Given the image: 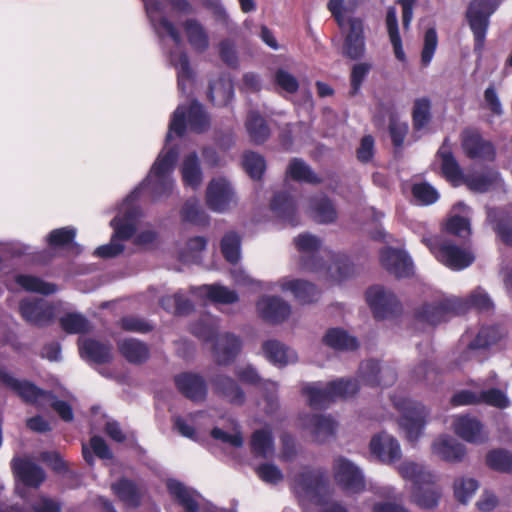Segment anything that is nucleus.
I'll return each mask as SVG.
<instances>
[{"mask_svg":"<svg viewBox=\"0 0 512 512\" xmlns=\"http://www.w3.org/2000/svg\"><path fill=\"white\" fill-rule=\"evenodd\" d=\"M187 125L192 132L199 134L210 128L209 115L196 100H192L188 107L184 104L178 105L173 112L165 138V146L143 180V185L149 187V193L154 200L169 197L175 188L173 172L179 157V149L177 146H170L169 143L173 133L179 137L183 136Z\"/></svg>","mask_w":512,"mask_h":512,"instance_id":"obj_1","label":"nucleus"},{"mask_svg":"<svg viewBox=\"0 0 512 512\" xmlns=\"http://www.w3.org/2000/svg\"><path fill=\"white\" fill-rule=\"evenodd\" d=\"M142 1L150 24L163 48L165 49L167 37L174 43L175 48L167 52V58L170 65L176 69L179 91L182 94L189 95L194 83V71L190 66L187 53L183 50L182 37L173 22L167 18L163 1Z\"/></svg>","mask_w":512,"mask_h":512,"instance_id":"obj_2","label":"nucleus"},{"mask_svg":"<svg viewBox=\"0 0 512 512\" xmlns=\"http://www.w3.org/2000/svg\"><path fill=\"white\" fill-rule=\"evenodd\" d=\"M294 243L301 254L300 267L303 271L317 273L329 281H342L355 273V267L346 255L322 250V242L315 235L299 234Z\"/></svg>","mask_w":512,"mask_h":512,"instance_id":"obj_3","label":"nucleus"},{"mask_svg":"<svg viewBox=\"0 0 512 512\" xmlns=\"http://www.w3.org/2000/svg\"><path fill=\"white\" fill-rule=\"evenodd\" d=\"M148 189L143 181L136 187L118 206L116 216L111 220L113 228L111 241L108 244L99 246L94 255L100 258H112L121 254L124 250L122 241L130 239L136 232L138 221L142 215L137 204L140 192Z\"/></svg>","mask_w":512,"mask_h":512,"instance_id":"obj_4","label":"nucleus"},{"mask_svg":"<svg viewBox=\"0 0 512 512\" xmlns=\"http://www.w3.org/2000/svg\"><path fill=\"white\" fill-rule=\"evenodd\" d=\"M219 318L212 315H204L198 322L191 326V332L204 342L216 339L213 352L219 365H228L234 361L242 348L240 337L232 333H225L217 337Z\"/></svg>","mask_w":512,"mask_h":512,"instance_id":"obj_5","label":"nucleus"},{"mask_svg":"<svg viewBox=\"0 0 512 512\" xmlns=\"http://www.w3.org/2000/svg\"><path fill=\"white\" fill-rule=\"evenodd\" d=\"M359 390L357 380L339 378L328 383L312 382L303 386L302 392L313 409H322L338 399L354 396Z\"/></svg>","mask_w":512,"mask_h":512,"instance_id":"obj_6","label":"nucleus"},{"mask_svg":"<svg viewBox=\"0 0 512 512\" xmlns=\"http://www.w3.org/2000/svg\"><path fill=\"white\" fill-rule=\"evenodd\" d=\"M391 401L393 406L401 413L398 420L400 429L410 443H416L424 432L430 415L429 409L422 403L411 400L403 394L392 395Z\"/></svg>","mask_w":512,"mask_h":512,"instance_id":"obj_7","label":"nucleus"},{"mask_svg":"<svg viewBox=\"0 0 512 512\" xmlns=\"http://www.w3.org/2000/svg\"><path fill=\"white\" fill-rule=\"evenodd\" d=\"M422 242L439 262L452 270L465 269L475 259L472 252L443 239L441 236H423Z\"/></svg>","mask_w":512,"mask_h":512,"instance_id":"obj_8","label":"nucleus"},{"mask_svg":"<svg viewBox=\"0 0 512 512\" xmlns=\"http://www.w3.org/2000/svg\"><path fill=\"white\" fill-rule=\"evenodd\" d=\"M499 6V0H473L466 12L469 27L474 36V53L480 58L485 46L491 15Z\"/></svg>","mask_w":512,"mask_h":512,"instance_id":"obj_9","label":"nucleus"},{"mask_svg":"<svg viewBox=\"0 0 512 512\" xmlns=\"http://www.w3.org/2000/svg\"><path fill=\"white\" fill-rule=\"evenodd\" d=\"M294 488L302 505L309 501L321 505L328 494L329 481L324 471L320 469H305L294 480Z\"/></svg>","mask_w":512,"mask_h":512,"instance_id":"obj_10","label":"nucleus"},{"mask_svg":"<svg viewBox=\"0 0 512 512\" xmlns=\"http://www.w3.org/2000/svg\"><path fill=\"white\" fill-rule=\"evenodd\" d=\"M207 207L215 213H227L238 204V197L231 182L225 177L210 180L205 193Z\"/></svg>","mask_w":512,"mask_h":512,"instance_id":"obj_11","label":"nucleus"},{"mask_svg":"<svg viewBox=\"0 0 512 512\" xmlns=\"http://www.w3.org/2000/svg\"><path fill=\"white\" fill-rule=\"evenodd\" d=\"M467 302L456 296H442L433 303L423 306L419 317L421 320L436 325L446 321L450 313L460 314L466 312Z\"/></svg>","mask_w":512,"mask_h":512,"instance_id":"obj_12","label":"nucleus"},{"mask_svg":"<svg viewBox=\"0 0 512 512\" xmlns=\"http://www.w3.org/2000/svg\"><path fill=\"white\" fill-rule=\"evenodd\" d=\"M333 474L336 483L347 493H360L365 489L362 470L345 457L340 456L334 460Z\"/></svg>","mask_w":512,"mask_h":512,"instance_id":"obj_13","label":"nucleus"},{"mask_svg":"<svg viewBox=\"0 0 512 512\" xmlns=\"http://www.w3.org/2000/svg\"><path fill=\"white\" fill-rule=\"evenodd\" d=\"M366 300L376 319H387L401 310L396 296L388 289L376 285L366 292Z\"/></svg>","mask_w":512,"mask_h":512,"instance_id":"obj_14","label":"nucleus"},{"mask_svg":"<svg viewBox=\"0 0 512 512\" xmlns=\"http://www.w3.org/2000/svg\"><path fill=\"white\" fill-rule=\"evenodd\" d=\"M451 427L459 438L468 443L481 445L489 440L488 430L476 416L470 414L455 415Z\"/></svg>","mask_w":512,"mask_h":512,"instance_id":"obj_15","label":"nucleus"},{"mask_svg":"<svg viewBox=\"0 0 512 512\" xmlns=\"http://www.w3.org/2000/svg\"><path fill=\"white\" fill-rule=\"evenodd\" d=\"M503 329L498 325L484 326L473 340H468V335L462 337L461 343L465 348L459 356V364H463L477 357L480 350L495 344L502 336Z\"/></svg>","mask_w":512,"mask_h":512,"instance_id":"obj_16","label":"nucleus"},{"mask_svg":"<svg viewBox=\"0 0 512 512\" xmlns=\"http://www.w3.org/2000/svg\"><path fill=\"white\" fill-rule=\"evenodd\" d=\"M461 147L464 154L470 159L492 161L496 151L494 145L483 138L474 128H466L461 132Z\"/></svg>","mask_w":512,"mask_h":512,"instance_id":"obj_17","label":"nucleus"},{"mask_svg":"<svg viewBox=\"0 0 512 512\" xmlns=\"http://www.w3.org/2000/svg\"><path fill=\"white\" fill-rule=\"evenodd\" d=\"M19 311L26 322L39 327L50 324L55 317L54 305L42 298L23 299Z\"/></svg>","mask_w":512,"mask_h":512,"instance_id":"obj_18","label":"nucleus"},{"mask_svg":"<svg viewBox=\"0 0 512 512\" xmlns=\"http://www.w3.org/2000/svg\"><path fill=\"white\" fill-rule=\"evenodd\" d=\"M256 311L264 321L279 324L289 318L291 306L280 296L262 295L256 302Z\"/></svg>","mask_w":512,"mask_h":512,"instance_id":"obj_19","label":"nucleus"},{"mask_svg":"<svg viewBox=\"0 0 512 512\" xmlns=\"http://www.w3.org/2000/svg\"><path fill=\"white\" fill-rule=\"evenodd\" d=\"M358 376L369 386H390L397 379L395 369L389 365H380L375 360H367L360 364Z\"/></svg>","mask_w":512,"mask_h":512,"instance_id":"obj_20","label":"nucleus"},{"mask_svg":"<svg viewBox=\"0 0 512 512\" xmlns=\"http://www.w3.org/2000/svg\"><path fill=\"white\" fill-rule=\"evenodd\" d=\"M382 266L397 278H407L414 273V266L411 257L406 251L386 247L380 252Z\"/></svg>","mask_w":512,"mask_h":512,"instance_id":"obj_21","label":"nucleus"},{"mask_svg":"<svg viewBox=\"0 0 512 512\" xmlns=\"http://www.w3.org/2000/svg\"><path fill=\"white\" fill-rule=\"evenodd\" d=\"M237 378L246 384L260 385L264 390L267 402V412L272 413L278 407L277 391L278 384L271 380H262L257 370L251 366L238 367L235 371Z\"/></svg>","mask_w":512,"mask_h":512,"instance_id":"obj_22","label":"nucleus"},{"mask_svg":"<svg viewBox=\"0 0 512 512\" xmlns=\"http://www.w3.org/2000/svg\"><path fill=\"white\" fill-rule=\"evenodd\" d=\"M370 451L373 456L385 464H392L402 456L398 440L386 432H381L371 439Z\"/></svg>","mask_w":512,"mask_h":512,"instance_id":"obj_23","label":"nucleus"},{"mask_svg":"<svg viewBox=\"0 0 512 512\" xmlns=\"http://www.w3.org/2000/svg\"><path fill=\"white\" fill-rule=\"evenodd\" d=\"M349 29L345 36L343 55L352 59H360L365 53L364 24L359 18H350Z\"/></svg>","mask_w":512,"mask_h":512,"instance_id":"obj_24","label":"nucleus"},{"mask_svg":"<svg viewBox=\"0 0 512 512\" xmlns=\"http://www.w3.org/2000/svg\"><path fill=\"white\" fill-rule=\"evenodd\" d=\"M303 426L315 442L324 443L335 435L337 423L331 416L313 414L304 417Z\"/></svg>","mask_w":512,"mask_h":512,"instance_id":"obj_25","label":"nucleus"},{"mask_svg":"<svg viewBox=\"0 0 512 512\" xmlns=\"http://www.w3.org/2000/svg\"><path fill=\"white\" fill-rule=\"evenodd\" d=\"M29 397L25 398V402L35 404L39 407L51 406L62 420L69 422L73 420V410L69 403L57 399L51 392L44 391L35 386L34 392H28Z\"/></svg>","mask_w":512,"mask_h":512,"instance_id":"obj_26","label":"nucleus"},{"mask_svg":"<svg viewBox=\"0 0 512 512\" xmlns=\"http://www.w3.org/2000/svg\"><path fill=\"white\" fill-rule=\"evenodd\" d=\"M214 392L232 405L241 406L246 395L239 384L231 377L223 374L215 375L211 379Z\"/></svg>","mask_w":512,"mask_h":512,"instance_id":"obj_27","label":"nucleus"},{"mask_svg":"<svg viewBox=\"0 0 512 512\" xmlns=\"http://www.w3.org/2000/svg\"><path fill=\"white\" fill-rule=\"evenodd\" d=\"M432 453L446 462H461L466 455V447L449 435H440L431 446Z\"/></svg>","mask_w":512,"mask_h":512,"instance_id":"obj_28","label":"nucleus"},{"mask_svg":"<svg viewBox=\"0 0 512 512\" xmlns=\"http://www.w3.org/2000/svg\"><path fill=\"white\" fill-rule=\"evenodd\" d=\"M11 466L15 477L25 486L37 488L45 480L44 470L28 459L14 458Z\"/></svg>","mask_w":512,"mask_h":512,"instance_id":"obj_29","label":"nucleus"},{"mask_svg":"<svg viewBox=\"0 0 512 512\" xmlns=\"http://www.w3.org/2000/svg\"><path fill=\"white\" fill-rule=\"evenodd\" d=\"M190 292L194 296L206 298L216 304L229 305L239 300V295L235 290L221 284L191 287Z\"/></svg>","mask_w":512,"mask_h":512,"instance_id":"obj_30","label":"nucleus"},{"mask_svg":"<svg viewBox=\"0 0 512 512\" xmlns=\"http://www.w3.org/2000/svg\"><path fill=\"white\" fill-rule=\"evenodd\" d=\"M178 390L193 401L205 399L207 394L206 382L202 376L193 373H183L175 377Z\"/></svg>","mask_w":512,"mask_h":512,"instance_id":"obj_31","label":"nucleus"},{"mask_svg":"<svg viewBox=\"0 0 512 512\" xmlns=\"http://www.w3.org/2000/svg\"><path fill=\"white\" fill-rule=\"evenodd\" d=\"M279 286L282 291L291 292L303 304L317 301L320 294L314 284L301 279L283 278L279 281Z\"/></svg>","mask_w":512,"mask_h":512,"instance_id":"obj_32","label":"nucleus"},{"mask_svg":"<svg viewBox=\"0 0 512 512\" xmlns=\"http://www.w3.org/2000/svg\"><path fill=\"white\" fill-rule=\"evenodd\" d=\"M167 489L186 512H200V504L198 501L200 494L195 490L175 479H169L167 481Z\"/></svg>","mask_w":512,"mask_h":512,"instance_id":"obj_33","label":"nucleus"},{"mask_svg":"<svg viewBox=\"0 0 512 512\" xmlns=\"http://www.w3.org/2000/svg\"><path fill=\"white\" fill-rule=\"evenodd\" d=\"M262 349L267 360L279 367L296 363L298 360L295 350L287 347L277 340H268L264 342Z\"/></svg>","mask_w":512,"mask_h":512,"instance_id":"obj_34","label":"nucleus"},{"mask_svg":"<svg viewBox=\"0 0 512 512\" xmlns=\"http://www.w3.org/2000/svg\"><path fill=\"white\" fill-rule=\"evenodd\" d=\"M192 49L198 53L205 52L210 45L209 35L202 23L196 18H187L181 23Z\"/></svg>","mask_w":512,"mask_h":512,"instance_id":"obj_35","label":"nucleus"},{"mask_svg":"<svg viewBox=\"0 0 512 512\" xmlns=\"http://www.w3.org/2000/svg\"><path fill=\"white\" fill-rule=\"evenodd\" d=\"M271 210L275 216L292 226L298 224L297 206L294 198L286 193L275 194L271 201Z\"/></svg>","mask_w":512,"mask_h":512,"instance_id":"obj_36","label":"nucleus"},{"mask_svg":"<svg viewBox=\"0 0 512 512\" xmlns=\"http://www.w3.org/2000/svg\"><path fill=\"white\" fill-rule=\"evenodd\" d=\"M437 155L441 159V170L445 178L454 185H458L463 181L462 170L452 153L448 138L444 140Z\"/></svg>","mask_w":512,"mask_h":512,"instance_id":"obj_37","label":"nucleus"},{"mask_svg":"<svg viewBox=\"0 0 512 512\" xmlns=\"http://www.w3.org/2000/svg\"><path fill=\"white\" fill-rule=\"evenodd\" d=\"M180 171L185 186L193 190H197L201 186L203 182V172L200 159L196 152H191L183 158Z\"/></svg>","mask_w":512,"mask_h":512,"instance_id":"obj_38","label":"nucleus"},{"mask_svg":"<svg viewBox=\"0 0 512 512\" xmlns=\"http://www.w3.org/2000/svg\"><path fill=\"white\" fill-rule=\"evenodd\" d=\"M122 356L130 363L140 364L149 358L148 346L135 338H126L118 342Z\"/></svg>","mask_w":512,"mask_h":512,"instance_id":"obj_39","label":"nucleus"},{"mask_svg":"<svg viewBox=\"0 0 512 512\" xmlns=\"http://www.w3.org/2000/svg\"><path fill=\"white\" fill-rule=\"evenodd\" d=\"M453 209L454 211L463 215L456 214L449 218L446 223V230L450 234L461 238H466L471 233L470 221L467 218L471 209L464 202H458L454 205Z\"/></svg>","mask_w":512,"mask_h":512,"instance_id":"obj_40","label":"nucleus"},{"mask_svg":"<svg viewBox=\"0 0 512 512\" xmlns=\"http://www.w3.org/2000/svg\"><path fill=\"white\" fill-rule=\"evenodd\" d=\"M81 356L95 363H106L111 359V347L93 339L79 341Z\"/></svg>","mask_w":512,"mask_h":512,"instance_id":"obj_41","label":"nucleus"},{"mask_svg":"<svg viewBox=\"0 0 512 512\" xmlns=\"http://www.w3.org/2000/svg\"><path fill=\"white\" fill-rule=\"evenodd\" d=\"M208 97L215 105H227L234 97V88L228 76H222L209 84Z\"/></svg>","mask_w":512,"mask_h":512,"instance_id":"obj_42","label":"nucleus"},{"mask_svg":"<svg viewBox=\"0 0 512 512\" xmlns=\"http://www.w3.org/2000/svg\"><path fill=\"white\" fill-rule=\"evenodd\" d=\"M398 472L402 478L413 482V487L422 485V483H431L435 481V475L418 463L405 461L398 466Z\"/></svg>","mask_w":512,"mask_h":512,"instance_id":"obj_43","label":"nucleus"},{"mask_svg":"<svg viewBox=\"0 0 512 512\" xmlns=\"http://www.w3.org/2000/svg\"><path fill=\"white\" fill-rule=\"evenodd\" d=\"M245 127L251 141L255 144L264 143L270 135L266 120L255 110L248 112Z\"/></svg>","mask_w":512,"mask_h":512,"instance_id":"obj_44","label":"nucleus"},{"mask_svg":"<svg viewBox=\"0 0 512 512\" xmlns=\"http://www.w3.org/2000/svg\"><path fill=\"white\" fill-rule=\"evenodd\" d=\"M251 450L257 457L270 458L274 455V438L268 428L256 430L251 436Z\"/></svg>","mask_w":512,"mask_h":512,"instance_id":"obj_45","label":"nucleus"},{"mask_svg":"<svg viewBox=\"0 0 512 512\" xmlns=\"http://www.w3.org/2000/svg\"><path fill=\"white\" fill-rule=\"evenodd\" d=\"M286 176L297 182L308 184H319L321 179L315 174L312 168L302 159L293 158L286 169Z\"/></svg>","mask_w":512,"mask_h":512,"instance_id":"obj_46","label":"nucleus"},{"mask_svg":"<svg viewBox=\"0 0 512 512\" xmlns=\"http://www.w3.org/2000/svg\"><path fill=\"white\" fill-rule=\"evenodd\" d=\"M386 27L389 35L390 42L393 46L395 57L404 62L406 55L402 45V39L399 33L397 10L395 7L390 6L386 13Z\"/></svg>","mask_w":512,"mask_h":512,"instance_id":"obj_47","label":"nucleus"},{"mask_svg":"<svg viewBox=\"0 0 512 512\" xmlns=\"http://www.w3.org/2000/svg\"><path fill=\"white\" fill-rule=\"evenodd\" d=\"M310 209L312 216L319 223H332L337 218V211L332 201L324 195L311 199Z\"/></svg>","mask_w":512,"mask_h":512,"instance_id":"obj_48","label":"nucleus"},{"mask_svg":"<svg viewBox=\"0 0 512 512\" xmlns=\"http://www.w3.org/2000/svg\"><path fill=\"white\" fill-rule=\"evenodd\" d=\"M180 217L183 222L198 226H205L209 223V216L197 198H189L185 201L180 210Z\"/></svg>","mask_w":512,"mask_h":512,"instance_id":"obj_49","label":"nucleus"},{"mask_svg":"<svg viewBox=\"0 0 512 512\" xmlns=\"http://www.w3.org/2000/svg\"><path fill=\"white\" fill-rule=\"evenodd\" d=\"M463 180L471 190L480 193L487 192L503 182L500 173L492 170L480 175L467 176Z\"/></svg>","mask_w":512,"mask_h":512,"instance_id":"obj_50","label":"nucleus"},{"mask_svg":"<svg viewBox=\"0 0 512 512\" xmlns=\"http://www.w3.org/2000/svg\"><path fill=\"white\" fill-rule=\"evenodd\" d=\"M323 340L335 350H355L358 347L357 339L340 328L329 329Z\"/></svg>","mask_w":512,"mask_h":512,"instance_id":"obj_51","label":"nucleus"},{"mask_svg":"<svg viewBox=\"0 0 512 512\" xmlns=\"http://www.w3.org/2000/svg\"><path fill=\"white\" fill-rule=\"evenodd\" d=\"M15 282L21 288L29 292L50 295L57 291V286L55 284L45 282L41 278L29 274L16 275Z\"/></svg>","mask_w":512,"mask_h":512,"instance_id":"obj_52","label":"nucleus"},{"mask_svg":"<svg viewBox=\"0 0 512 512\" xmlns=\"http://www.w3.org/2000/svg\"><path fill=\"white\" fill-rule=\"evenodd\" d=\"M112 490L126 505L137 507L140 504V491L133 481L122 478L112 484Z\"/></svg>","mask_w":512,"mask_h":512,"instance_id":"obj_53","label":"nucleus"},{"mask_svg":"<svg viewBox=\"0 0 512 512\" xmlns=\"http://www.w3.org/2000/svg\"><path fill=\"white\" fill-rule=\"evenodd\" d=\"M440 493L431 483H422L417 487H413V501L420 507L430 509L437 505Z\"/></svg>","mask_w":512,"mask_h":512,"instance_id":"obj_54","label":"nucleus"},{"mask_svg":"<svg viewBox=\"0 0 512 512\" xmlns=\"http://www.w3.org/2000/svg\"><path fill=\"white\" fill-rule=\"evenodd\" d=\"M224 258L231 264H236L241 258V238L233 231L226 233L220 243Z\"/></svg>","mask_w":512,"mask_h":512,"instance_id":"obj_55","label":"nucleus"},{"mask_svg":"<svg viewBox=\"0 0 512 512\" xmlns=\"http://www.w3.org/2000/svg\"><path fill=\"white\" fill-rule=\"evenodd\" d=\"M242 166L252 179L259 180L266 170V161L262 155L246 151L242 156Z\"/></svg>","mask_w":512,"mask_h":512,"instance_id":"obj_56","label":"nucleus"},{"mask_svg":"<svg viewBox=\"0 0 512 512\" xmlns=\"http://www.w3.org/2000/svg\"><path fill=\"white\" fill-rule=\"evenodd\" d=\"M479 398L480 404H486L499 409L508 408L511 404L507 394L495 387H481Z\"/></svg>","mask_w":512,"mask_h":512,"instance_id":"obj_57","label":"nucleus"},{"mask_svg":"<svg viewBox=\"0 0 512 512\" xmlns=\"http://www.w3.org/2000/svg\"><path fill=\"white\" fill-rule=\"evenodd\" d=\"M207 240L202 236H195L187 241L185 249L180 253V258L184 262L199 263L201 254L206 249Z\"/></svg>","mask_w":512,"mask_h":512,"instance_id":"obj_58","label":"nucleus"},{"mask_svg":"<svg viewBox=\"0 0 512 512\" xmlns=\"http://www.w3.org/2000/svg\"><path fill=\"white\" fill-rule=\"evenodd\" d=\"M0 380L23 400L29 397L28 392L35 391V385L26 380L14 378L4 368L0 367Z\"/></svg>","mask_w":512,"mask_h":512,"instance_id":"obj_59","label":"nucleus"},{"mask_svg":"<svg viewBox=\"0 0 512 512\" xmlns=\"http://www.w3.org/2000/svg\"><path fill=\"white\" fill-rule=\"evenodd\" d=\"M61 327L70 334L86 333L90 330V323L86 317L79 313H69L60 319Z\"/></svg>","mask_w":512,"mask_h":512,"instance_id":"obj_60","label":"nucleus"},{"mask_svg":"<svg viewBox=\"0 0 512 512\" xmlns=\"http://www.w3.org/2000/svg\"><path fill=\"white\" fill-rule=\"evenodd\" d=\"M431 119V102L428 98H420L414 102L413 127L420 131L426 127Z\"/></svg>","mask_w":512,"mask_h":512,"instance_id":"obj_61","label":"nucleus"},{"mask_svg":"<svg viewBox=\"0 0 512 512\" xmlns=\"http://www.w3.org/2000/svg\"><path fill=\"white\" fill-rule=\"evenodd\" d=\"M487 465L499 472L512 471V454L503 449L490 451L486 457Z\"/></svg>","mask_w":512,"mask_h":512,"instance_id":"obj_62","label":"nucleus"},{"mask_svg":"<svg viewBox=\"0 0 512 512\" xmlns=\"http://www.w3.org/2000/svg\"><path fill=\"white\" fill-rule=\"evenodd\" d=\"M358 3L359 0H329L327 7L335 18L337 24L340 27H343L345 14L352 13L356 9Z\"/></svg>","mask_w":512,"mask_h":512,"instance_id":"obj_63","label":"nucleus"},{"mask_svg":"<svg viewBox=\"0 0 512 512\" xmlns=\"http://www.w3.org/2000/svg\"><path fill=\"white\" fill-rule=\"evenodd\" d=\"M438 47V35L434 27L426 30L421 51V64L427 67L431 64Z\"/></svg>","mask_w":512,"mask_h":512,"instance_id":"obj_64","label":"nucleus"}]
</instances>
